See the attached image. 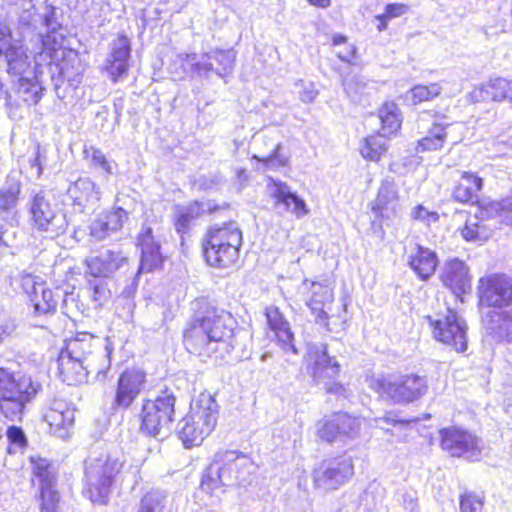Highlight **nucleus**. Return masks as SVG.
<instances>
[{
	"mask_svg": "<svg viewBox=\"0 0 512 512\" xmlns=\"http://www.w3.org/2000/svg\"><path fill=\"white\" fill-rule=\"evenodd\" d=\"M195 313L184 332L186 349L203 359L229 358L243 361L250 357L252 335L238 326L231 313L212 306L207 300L195 303Z\"/></svg>",
	"mask_w": 512,
	"mask_h": 512,
	"instance_id": "nucleus-1",
	"label": "nucleus"
},
{
	"mask_svg": "<svg viewBox=\"0 0 512 512\" xmlns=\"http://www.w3.org/2000/svg\"><path fill=\"white\" fill-rule=\"evenodd\" d=\"M42 390L31 376L8 368H0V411L11 421H21L26 406Z\"/></svg>",
	"mask_w": 512,
	"mask_h": 512,
	"instance_id": "nucleus-2",
	"label": "nucleus"
},
{
	"mask_svg": "<svg viewBox=\"0 0 512 512\" xmlns=\"http://www.w3.org/2000/svg\"><path fill=\"white\" fill-rule=\"evenodd\" d=\"M242 232L237 223L229 220L223 225L210 226L202 241L206 262L212 267L227 268L239 258Z\"/></svg>",
	"mask_w": 512,
	"mask_h": 512,
	"instance_id": "nucleus-3",
	"label": "nucleus"
},
{
	"mask_svg": "<svg viewBox=\"0 0 512 512\" xmlns=\"http://www.w3.org/2000/svg\"><path fill=\"white\" fill-rule=\"evenodd\" d=\"M175 393L170 389L160 391L154 399L143 401L140 413V431L151 437H166L176 420Z\"/></svg>",
	"mask_w": 512,
	"mask_h": 512,
	"instance_id": "nucleus-4",
	"label": "nucleus"
},
{
	"mask_svg": "<svg viewBox=\"0 0 512 512\" xmlns=\"http://www.w3.org/2000/svg\"><path fill=\"white\" fill-rule=\"evenodd\" d=\"M26 208L29 225L33 231L51 239L65 233L68 225L66 215L57 208L47 191H32Z\"/></svg>",
	"mask_w": 512,
	"mask_h": 512,
	"instance_id": "nucleus-5",
	"label": "nucleus"
},
{
	"mask_svg": "<svg viewBox=\"0 0 512 512\" xmlns=\"http://www.w3.org/2000/svg\"><path fill=\"white\" fill-rule=\"evenodd\" d=\"M122 463L117 458L101 455L88 458L85 462L84 494L96 504H107L115 477L119 474Z\"/></svg>",
	"mask_w": 512,
	"mask_h": 512,
	"instance_id": "nucleus-6",
	"label": "nucleus"
},
{
	"mask_svg": "<svg viewBox=\"0 0 512 512\" xmlns=\"http://www.w3.org/2000/svg\"><path fill=\"white\" fill-rule=\"evenodd\" d=\"M371 387L395 403H409L418 400L428 389L425 377L415 374L376 378L372 380Z\"/></svg>",
	"mask_w": 512,
	"mask_h": 512,
	"instance_id": "nucleus-7",
	"label": "nucleus"
},
{
	"mask_svg": "<svg viewBox=\"0 0 512 512\" xmlns=\"http://www.w3.org/2000/svg\"><path fill=\"white\" fill-rule=\"evenodd\" d=\"M432 328L435 340L453 348L456 352L467 349V324L456 311L446 308L445 312L425 317Z\"/></svg>",
	"mask_w": 512,
	"mask_h": 512,
	"instance_id": "nucleus-8",
	"label": "nucleus"
},
{
	"mask_svg": "<svg viewBox=\"0 0 512 512\" xmlns=\"http://www.w3.org/2000/svg\"><path fill=\"white\" fill-rule=\"evenodd\" d=\"M310 359L314 382L322 385L326 393L346 398L347 389L335 380L340 373V364L335 357L329 355L327 345H314L310 350Z\"/></svg>",
	"mask_w": 512,
	"mask_h": 512,
	"instance_id": "nucleus-9",
	"label": "nucleus"
},
{
	"mask_svg": "<svg viewBox=\"0 0 512 512\" xmlns=\"http://www.w3.org/2000/svg\"><path fill=\"white\" fill-rule=\"evenodd\" d=\"M354 474L352 457L347 454L323 460L313 472L316 487L335 490L344 485Z\"/></svg>",
	"mask_w": 512,
	"mask_h": 512,
	"instance_id": "nucleus-10",
	"label": "nucleus"
},
{
	"mask_svg": "<svg viewBox=\"0 0 512 512\" xmlns=\"http://www.w3.org/2000/svg\"><path fill=\"white\" fill-rule=\"evenodd\" d=\"M146 382L145 371L137 368L124 370L117 380L114 395L110 402V410L117 413L131 408L135 400L144 391Z\"/></svg>",
	"mask_w": 512,
	"mask_h": 512,
	"instance_id": "nucleus-11",
	"label": "nucleus"
},
{
	"mask_svg": "<svg viewBox=\"0 0 512 512\" xmlns=\"http://www.w3.org/2000/svg\"><path fill=\"white\" fill-rule=\"evenodd\" d=\"M441 447L453 457L478 460L482 451V441L474 434L456 427L439 431Z\"/></svg>",
	"mask_w": 512,
	"mask_h": 512,
	"instance_id": "nucleus-12",
	"label": "nucleus"
},
{
	"mask_svg": "<svg viewBox=\"0 0 512 512\" xmlns=\"http://www.w3.org/2000/svg\"><path fill=\"white\" fill-rule=\"evenodd\" d=\"M480 303L501 310L512 307V278L505 274H490L479 281Z\"/></svg>",
	"mask_w": 512,
	"mask_h": 512,
	"instance_id": "nucleus-13",
	"label": "nucleus"
},
{
	"mask_svg": "<svg viewBox=\"0 0 512 512\" xmlns=\"http://www.w3.org/2000/svg\"><path fill=\"white\" fill-rule=\"evenodd\" d=\"M215 455L229 486H246L252 482L256 468L248 456L231 450L218 451Z\"/></svg>",
	"mask_w": 512,
	"mask_h": 512,
	"instance_id": "nucleus-14",
	"label": "nucleus"
},
{
	"mask_svg": "<svg viewBox=\"0 0 512 512\" xmlns=\"http://www.w3.org/2000/svg\"><path fill=\"white\" fill-rule=\"evenodd\" d=\"M102 197V191L89 177H79L71 182L66 191L67 204L75 213H89L95 211Z\"/></svg>",
	"mask_w": 512,
	"mask_h": 512,
	"instance_id": "nucleus-15",
	"label": "nucleus"
},
{
	"mask_svg": "<svg viewBox=\"0 0 512 512\" xmlns=\"http://www.w3.org/2000/svg\"><path fill=\"white\" fill-rule=\"evenodd\" d=\"M43 418L53 435L65 439L74 427L75 408L64 398L54 397L47 402Z\"/></svg>",
	"mask_w": 512,
	"mask_h": 512,
	"instance_id": "nucleus-16",
	"label": "nucleus"
},
{
	"mask_svg": "<svg viewBox=\"0 0 512 512\" xmlns=\"http://www.w3.org/2000/svg\"><path fill=\"white\" fill-rule=\"evenodd\" d=\"M20 22L38 31L43 44L50 40V35H46V39H44L43 29L47 34H53L61 28L57 8L47 4L42 5L40 8L30 5V8L21 15Z\"/></svg>",
	"mask_w": 512,
	"mask_h": 512,
	"instance_id": "nucleus-17",
	"label": "nucleus"
},
{
	"mask_svg": "<svg viewBox=\"0 0 512 512\" xmlns=\"http://www.w3.org/2000/svg\"><path fill=\"white\" fill-rule=\"evenodd\" d=\"M130 57V40L125 35H119L112 41L111 51L104 63V70L114 83L128 75Z\"/></svg>",
	"mask_w": 512,
	"mask_h": 512,
	"instance_id": "nucleus-18",
	"label": "nucleus"
},
{
	"mask_svg": "<svg viewBox=\"0 0 512 512\" xmlns=\"http://www.w3.org/2000/svg\"><path fill=\"white\" fill-rule=\"evenodd\" d=\"M229 213L230 206L227 203L218 205L213 200L205 202L193 201L188 205L178 206L175 216V229L178 233H187L191 227V223L198 219L201 215L216 214V213Z\"/></svg>",
	"mask_w": 512,
	"mask_h": 512,
	"instance_id": "nucleus-19",
	"label": "nucleus"
},
{
	"mask_svg": "<svg viewBox=\"0 0 512 512\" xmlns=\"http://www.w3.org/2000/svg\"><path fill=\"white\" fill-rule=\"evenodd\" d=\"M274 207L280 212H290L297 218H302L309 213L305 201L284 182L272 180L267 186Z\"/></svg>",
	"mask_w": 512,
	"mask_h": 512,
	"instance_id": "nucleus-20",
	"label": "nucleus"
},
{
	"mask_svg": "<svg viewBox=\"0 0 512 512\" xmlns=\"http://www.w3.org/2000/svg\"><path fill=\"white\" fill-rule=\"evenodd\" d=\"M186 416L190 418L192 423L199 425L201 432L203 431L208 436L217 424L219 406L213 396L208 393H201L192 402L190 411Z\"/></svg>",
	"mask_w": 512,
	"mask_h": 512,
	"instance_id": "nucleus-21",
	"label": "nucleus"
},
{
	"mask_svg": "<svg viewBox=\"0 0 512 512\" xmlns=\"http://www.w3.org/2000/svg\"><path fill=\"white\" fill-rule=\"evenodd\" d=\"M186 416L190 418L192 423L199 425L201 432L203 431L208 436L217 424L219 406L213 396L208 393H201L192 402L190 411Z\"/></svg>",
	"mask_w": 512,
	"mask_h": 512,
	"instance_id": "nucleus-22",
	"label": "nucleus"
},
{
	"mask_svg": "<svg viewBox=\"0 0 512 512\" xmlns=\"http://www.w3.org/2000/svg\"><path fill=\"white\" fill-rule=\"evenodd\" d=\"M141 258L138 273L151 272L159 269L164 261L160 241L156 239L149 226H143L138 236Z\"/></svg>",
	"mask_w": 512,
	"mask_h": 512,
	"instance_id": "nucleus-23",
	"label": "nucleus"
},
{
	"mask_svg": "<svg viewBox=\"0 0 512 512\" xmlns=\"http://www.w3.org/2000/svg\"><path fill=\"white\" fill-rule=\"evenodd\" d=\"M372 212L381 219L398 216L400 203L397 185L393 179H384L379 187L376 199L371 203Z\"/></svg>",
	"mask_w": 512,
	"mask_h": 512,
	"instance_id": "nucleus-24",
	"label": "nucleus"
},
{
	"mask_svg": "<svg viewBox=\"0 0 512 512\" xmlns=\"http://www.w3.org/2000/svg\"><path fill=\"white\" fill-rule=\"evenodd\" d=\"M439 277L443 285L449 288L456 296L466 293L471 287L468 267L457 258L444 263Z\"/></svg>",
	"mask_w": 512,
	"mask_h": 512,
	"instance_id": "nucleus-25",
	"label": "nucleus"
},
{
	"mask_svg": "<svg viewBox=\"0 0 512 512\" xmlns=\"http://www.w3.org/2000/svg\"><path fill=\"white\" fill-rule=\"evenodd\" d=\"M483 326L493 341L512 343V307L488 311L483 318Z\"/></svg>",
	"mask_w": 512,
	"mask_h": 512,
	"instance_id": "nucleus-26",
	"label": "nucleus"
},
{
	"mask_svg": "<svg viewBox=\"0 0 512 512\" xmlns=\"http://www.w3.org/2000/svg\"><path fill=\"white\" fill-rule=\"evenodd\" d=\"M22 177L17 171H10L0 183V217L12 215L19 205L22 194Z\"/></svg>",
	"mask_w": 512,
	"mask_h": 512,
	"instance_id": "nucleus-27",
	"label": "nucleus"
},
{
	"mask_svg": "<svg viewBox=\"0 0 512 512\" xmlns=\"http://www.w3.org/2000/svg\"><path fill=\"white\" fill-rule=\"evenodd\" d=\"M407 262L421 280H428L438 266V256L435 251L415 244L408 254Z\"/></svg>",
	"mask_w": 512,
	"mask_h": 512,
	"instance_id": "nucleus-28",
	"label": "nucleus"
},
{
	"mask_svg": "<svg viewBox=\"0 0 512 512\" xmlns=\"http://www.w3.org/2000/svg\"><path fill=\"white\" fill-rule=\"evenodd\" d=\"M266 318L270 329L274 331L278 343L281 345L284 352H291L294 355H298V349L294 344V334L291 331L289 322L279 309L277 307L267 308Z\"/></svg>",
	"mask_w": 512,
	"mask_h": 512,
	"instance_id": "nucleus-29",
	"label": "nucleus"
},
{
	"mask_svg": "<svg viewBox=\"0 0 512 512\" xmlns=\"http://www.w3.org/2000/svg\"><path fill=\"white\" fill-rule=\"evenodd\" d=\"M0 56L4 58L6 71L11 77L19 79L30 72L31 61L22 46L0 43Z\"/></svg>",
	"mask_w": 512,
	"mask_h": 512,
	"instance_id": "nucleus-30",
	"label": "nucleus"
},
{
	"mask_svg": "<svg viewBox=\"0 0 512 512\" xmlns=\"http://www.w3.org/2000/svg\"><path fill=\"white\" fill-rule=\"evenodd\" d=\"M126 262V258L120 252L106 250L99 256L87 261L89 274L93 278L108 279L115 271Z\"/></svg>",
	"mask_w": 512,
	"mask_h": 512,
	"instance_id": "nucleus-31",
	"label": "nucleus"
},
{
	"mask_svg": "<svg viewBox=\"0 0 512 512\" xmlns=\"http://www.w3.org/2000/svg\"><path fill=\"white\" fill-rule=\"evenodd\" d=\"M58 371L61 380L68 385H79L87 382L89 363L74 360L60 353L57 359Z\"/></svg>",
	"mask_w": 512,
	"mask_h": 512,
	"instance_id": "nucleus-32",
	"label": "nucleus"
},
{
	"mask_svg": "<svg viewBox=\"0 0 512 512\" xmlns=\"http://www.w3.org/2000/svg\"><path fill=\"white\" fill-rule=\"evenodd\" d=\"M332 301L333 292L328 286L315 282L312 284V297L307 304L317 323L324 326L328 325V312L326 307L331 305Z\"/></svg>",
	"mask_w": 512,
	"mask_h": 512,
	"instance_id": "nucleus-33",
	"label": "nucleus"
},
{
	"mask_svg": "<svg viewBox=\"0 0 512 512\" xmlns=\"http://www.w3.org/2000/svg\"><path fill=\"white\" fill-rule=\"evenodd\" d=\"M483 188V179L472 172H463L453 191V198L461 203L478 202V193Z\"/></svg>",
	"mask_w": 512,
	"mask_h": 512,
	"instance_id": "nucleus-34",
	"label": "nucleus"
},
{
	"mask_svg": "<svg viewBox=\"0 0 512 512\" xmlns=\"http://www.w3.org/2000/svg\"><path fill=\"white\" fill-rule=\"evenodd\" d=\"M478 217L481 219L497 220L499 224L512 226V198L492 201L479 206Z\"/></svg>",
	"mask_w": 512,
	"mask_h": 512,
	"instance_id": "nucleus-35",
	"label": "nucleus"
},
{
	"mask_svg": "<svg viewBox=\"0 0 512 512\" xmlns=\"http://www.w3.org/2000/svg\"><path fill=\"white\" fill-rule=\"evenodd\" d=\"M45 88L38 81L37 77H20L17 79L16 94L28 106L37 105L44 94Z\"/></svg>",
	"mask_w": 512,
	"mask_h": 512,
	"instance_id": "nucleus-36",
	"label": "nucleus"
},
{
	"mask_svg": "<svg viewBox=\"0 0 512 512\" xmlns=\"http://www.w3.org/2000/svg\"><path fill=\"white\" fill-rule=\"evenodd\" d=\"M62 354L74 360L89 363V356L92 353V336L84 333L66 342L65 349L61 350Z\"/></svg>",
	"mask_w": 512,
	"mask_h": 512,
	"instance_id": "nucleus-37",
	"label": "nucleus"
},
{
	"mask_svg": "<svg viewBox=\"0 0 512 512\" xmlns=\"http://www.w3.org/2000/svg\"><path fill=\"white\" fill-rule=\"evenodd\" d=\"M223 486H229L228 481L224 479L223 468L220 466L216 455H214L212 463L208 466L202 476L200 488L204 492L212 495Z\"/></svg>",
	"mask_w": 512,
	"mask_h": 512,
	"instance_id": "nucleus-38",
	"label": "nucleus"
},
{
	"mask_svg": "<svg viewBox=\"0 0 512 512\" xmlns=\"http://www.w3.org/2000/svg\"><path fill=\"white\" fill-rule=\"evenodd\" d=\"M176 432L186 448L200 445L207 437L203 431L201 432L199 425L192 423L187 416L178 422Z\"/></svg>",
	"mask_w": 512,
	"mask_h": 512,
	"instance_id": "nucleus-39",
	"label": "nucleus"
},
{
	"mask_svg": "<svg viewBox=\"0 0 512 512\" xmlns=\"http://www.w3.org/2000/svg\"><path fill=\"white\" fill-rule=\"evenodd\" d=\"M179 59L183 68L193 76L208 78L210 73L214 72L213 62L203 58V54L200 57L196 53L180 54Z\"/></svg>",
	"mask_w": 512,
	"mask_h": 512,
	"instance_id": "nucleus-40",
	"label": "nucleus"
},
{
	"mask_svg": "<svg viewBox=\"0 0 512 512\" xmlns=\"http://www.w3.org/2000/svg\"><path fill=\"white\" fill-rule=\"evenodd\" d=\"M448 125L433 124L427 135L417 142L416 152H427L440 150L447 138Z\"/></svg>",
	"mask_w": 512,
	"mask_h": 512,
	"instance_id": "nucleus-41",
	"label": "nucleus"
},
{
	"mask_svg": "<svg viewBox=\"0 0 512 512\" xmlns=\"http://www.w3.org/2000/svg\"><path fill=\"white\" fill-rule=\"evenodd\" d=\"M478 214L479 207L473 217L466 219L465 226L461 230V235L466 241H483L490 236L491 228L484 224L485 221L490 219H481Z\"/></svg>",
	"mask_w": 512,
	"mask_h": 512,
	"instance_id": "nucleus-42",
	"label": "nucleus"
},
{
	"mask_svg": "<svg viewBox=\"0 0 512 512\" xmlns=\"http://www.w3.org/2000/svg\"><path fill=\"white\" fill-rule=\"evenodd\" d=\"M203 58H207L212 62L215 61L217 66L214 67V73L221 78H224L233 71L236 53L234 50H211L210 52L203 53Z\"/></svg>",
	"mask_w": 512,
	"mask_h": 512,
	"instance_id": "nucleus-43",
	"label": "nucleus"
},
{
	"mask_svg": "<svg viewBox=\"0 0 512 512\" xmlns=\"http://www.w3.org/2000/svg\"><path fill=\"white\" fill-rule=\"evenodd\" d=\"M30 462L33 465V474L39 479L40 488L55 485L56 472L52 463L40 456H31Z\"/></svg>",
	"mask_w": 512,
	"mask_h": 512,
	"instance_id": "nucleus-44",
	"label": "nucleus"
},
{
	"mask_svg": "<svg viewBox=\"0 0 512 512\" xmlns=\"http://www.w3.org/2000/svg\"><path fill=\"white\" fill-rule=\"evenodd\" d=\"M379 119L382 123L383 135L396 132L401 125L398 106L393 102L385 103L379 110Z\"/></svg>",
	"mask_w": 512,
	"mask_h": 512,
	"instance_id": "nucleus-45",
	"label": "nucleus"
},
{
	"mask_svg": "<svg viewBox=\"0 0 512 512\" xmlns=\"http://www.w3.org/2000/svg\"><path fill=\"white\" fill-rule=\"evenodd\" d=\"M59 297V291L54 293L44 286L31 300L35 313L41 315L55 312Z\"/></svg>",
	"mask_w": 512,
	"mask_h": 512,
	"instance_id": "nucleus-46",
	"label": "nucleus"
},
{
	"mask_svg": "<svg viewBox=\"0 0 512 512\" xmlns=\"http://www.w3.org/2000/svg\"><path fill=\"white\" fill-rule=\"evenodd\" d=\"M167 495L160 490H151L143 495L136 512H162L166 505Z\"/></svg>",
	"mask_w": 512,
	"mask_h": 512,
	"instance_id": "nucleus-47",
	"label": "nucleus"
},
{
	"mask_svg": "<svg viewBox=\"0 0 512 512\" xmlns=\"http://www.w3.org/2000/svg\"><path fill=\"white\" fill-rule=\"evenodd\" d=\"M317 435L321 440L328 443L341 438L336 414L325 417L317 423Z\"/></svg>",
	"mask_w": 512,
	"mask_h": 512,
	"instance_id": "nucleus-48",
	"label": "nucleus"
},
{
	"mask_svg": "<svg viewBox=\"0 0 512 512\" xmlns=\"http://www.w3.org/2000/svg\"><path fill=\"white\" fill-rule=\"evenodd\" d=\"M383 136L382 134L365 138L364 145L360 149L361 155L372 161L378 160L386 151Z\"/></svg>",
	"mask_w": 512,
	"mask_h": 512,
	"instance_id": "nucleus-49",
	"label": "nucleus"
},
{
	"mask_svg": "<svg viewBox=\"0 0 512 512\" xmlns=\"http://www.w3.org/2000/svg\"><path fill=\"white\" fill-rule=\"evenodd\" d=\"M441 86L438 83L430 85H415L409 91L413 104H419L424 101L431 100L441 93Z\"/></svg>",
	"mask_w": 512,
	"mask_h": 512,
	"instance_id": "nucleus-50",
	"label": "nucleus"
},
{
	"mask_svg": "<svg viewBox=\"0 0 512 512\" xmlns=\"http://www.w3.org/2000/svg\"><path fill=\"white\" fill-rule=\"evenodd\" d=\"M341 437L353 438L360 431V421L347 413H335Z\"/></svg>",
	"mask_w": 512,
	"mask_h": 512,
	"instance_id": "nucleus-51",
	"label": "nucleus"
},
{
	"mask_svg": "<svg viewBox=\"0 0 512 512\" xmlns=\"http://www.w3.org/2000/svg\"><path fill=\"white\" fill-rule=\"evenodd\" d=\"M41 512H57L59 494L54 485L40 488Z\"/></svg>",
	"mask_w": 512,
	"mask_h": 512,
	"instance_id": "nucleus-52",
	"label": "nucleus"
},
{
	"mask_svg": "<svg viewBox=\"0 0 512 512\" xmlns=\"http://www.w3.org/2000/svg\"><path fill=\"white\" fill-rule=\"evenodd\" d=\"M84 154L86 158H90L91 164L95 168H101L109 175L113 173L111 163L107 160L105 154L100 149L91 146L84 149Z\"/></svg>",
	"mask_w": 512,
	"mask_h": 512,
	"instance_id": "nucleus-53",
	"label": "nucleus"
},
{
	"mask_svg": "<svg viewBox=\"0 0 512 512\" xmlns=\"http://www.w3.org/2000/svg\"><path fill=\"white\" fill-rule=\"evenodd\" d=\"M89 283L93 290V300L98 305H103L110 299L111 290L108 287L107 279L94 278L93 280H90Z\"/></svg>",
	"mask_w": 512,
	"mask_h": 512,
	"instance_id": "nucleus-54",
	"label": "nucleus"
},
{
	"mask_svg": "<svg viewBox=\"0 0 512 512\" xmlns=\"http://www.w3.org/2000/svg\"><path fill=\"white\" fill-rule=\"evenodd\" d=\"M44 285V282L38 276L25 274L21 277V287L30 301L39 293Z\"/></svg>",
	"mask_w": 512,
	"mask_h": 512,
	"instance_id": "nucleus-55",
	"label": "nucleus"
},
{
	"mask_svg": "<svg viewBox=\"0 0 512 512\" xmlns=\"http://www.w3.org/2000/svg\"><path fill=\"white\" fill-rule=\"evenodd\" d=\"M254 158H256L258 161H261L264 164V166L268 169H277L283 167L288 162V158L281 154L280 143L276 145L271 155L262 158L254 156Z\"/></svg>",
	"mask_w": 512,
	"mask_h": 512,
	"instance_id": "nucleus-56",
	"label": "nucleus"
},
{
	"mask_svg": "<svg viewBox=\"0 0 512 512\" xmlns=\"http://www.w3.org/2000/svg\"><path fill=\"white\" fill-rule=\"evenodd\" d=\"M483 499L475 493H465L460 497L461 512H482Z\"/></svg>",
	"mask_w": 512,
	"mask_h": 512,
	"instance_id": "nucleus-57",
	"label": "nucleus"
},
{
	"mask_svg": "<svg viewBox=\"0 0 512 512\" xmlns=\"http://www.w3.org/2000/svg\"><path fill=\"white\" fill-rule=\"evenodd\" d=\"M490 94H492V101L501 102L507 97V89L509 87V80L505 78H495L488 82Z\"/></svg>",
	"mask_w": 512,
	"mask_h": 512,
	"instance_id": "nucleus-58",
	"label": "nucleus"
},
{
	"mask_svg": "<svg viewBox=\"0 0 512 512\" xmlns=\"http://www.w3.org/2000/svg\"><path fill=\"white\" fill-rule=\"evenodd\" d=\"M89 230L90 236L96 241H101L108 237L110 233H112L107 225V222H105L101 214H99L98 217L91 222Z\"/></svg>",
	"mask_w": 512,
	"mask_h": 512,
	"instance_id": "nucleus-59",
	"label": "nucleus"
},
{
	"mask_svg": "<svg viewBox=\"0 0 512 512\" xmlns=\"http://www.w3.org/2000/svg\"><path fill=\"white\" fill-rule=\"evenodd\" d=\"M136 207V201L133 197H130L126 194L119 193L116 196L113 208H115L117 211L121 212V214H124L126 218L129 217L131 213L134 212Z\"/></svg>",
	"mask_w": 512,
	"mask_h": 512,
	"instance_id": "nucleus-60",
	"label": "nucleus"
},
{
	"mask_svg": "<svg viewBox=\"0 0 512 512\" xmlns=\"http://www.w3.org/2000/svg\"><path fill=\"white\" fill-rule=\"evenodd\" d=\"M101 216L107 222L108 227L112 232L120 230L124 223L128 220L124 214L113 208L112 211H106L101 213Z\"/></svg>",
	"mask_w": 512,
	"mask_h": 512,
	"instance_id": "nucleus-61",
	"label": "nucleus"
},
{
	"mask_svg": "<svg viewBox=\"0 0 512 512\" xmlns=\"http://www.w3.org/2000/svg\"><path fill=\"white\" fill-rule=\"evenodd\" d=\"M411 217L412 219L422 221L427 225L439 220V214L437 212L429 211L423 205L415 206L411 211Z\"/></svg>",
	"mask_w": 512,
	"mask_h": 512,
	"instance_id": "nucleus-62",
	"label": "nucleus"
},
{
	"mask_svg": "<svg viewBox=\"0 0 512 512\" xmlns=\"http://www.w3.org/2000/svg\"><path fill=\"white\" fill-rule=\"evenodd\" d=\"M6 436L11 445L17 446L18 448H24L27 446V438L21 427L9 426L5 428Z\"/></svg>",
	"mask_w": 512,
	"mask_h": 512,
	"instance_id": "nucleus-63",
	"label": "nucleus"
},
{
	"mask_svg": "<svg viewBox=\"0 0 512 512\" xmlns=\"http://www.w3.org/2000/svg\"><path fill=\"white\" fill-rule=\"evenodd\" d=\"M295 85L299 88V98L304 103L313 102L318 95V91L315 89V86L312 82L305 83L304 81L300 80Z\"/></svg>",
	"mask_w": 512,
	"mask_h": 512,
	"instance_id": "nucleus-64",
	"label": "nucleus"
}]
</instances>
